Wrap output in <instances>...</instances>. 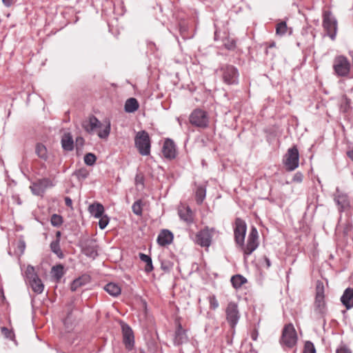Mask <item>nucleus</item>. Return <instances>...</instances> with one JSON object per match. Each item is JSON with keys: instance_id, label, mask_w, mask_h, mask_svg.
I'll use <instances>...</instances> for the list:
<instances>
[{"instance_id": "3c124183", "label": "nucleus", "mask_w": 353, "mask_h": 353, "mask_svg": "<svg viewBox=\"0 0 353 353\" xmlns=\"http://www.w3.org/2000/svg\"><path fill=\"white\" fill-rule=\"evenodd\" d=\"M259 336V332L256 329H254L252 331L250 334L251 339L253 341H256Z\"/></svg>"}, {"instance_id": "4468645a", "label": "nucleus", "mask_w": 353, "mask_h": 353, "mask_svg": "<svg viewBox=\"0 0 353 353\" xmlns=\"http://www.w3.org/2000/svg\"><path fill=\"white\" fill-rule=\"evenodd\" d=\"M53 185L54 184L50 179L44 178L34 183L30 186V189L34 194L41 195L44 192L47 188L52 187Z\"/></svg>"}, {"instance_id": "7c9ffc66", "label": "nucleus", "mask_w": 353, "mask_h": 353, "mask_svg": "<svg viewBox=\"0 0 353 353\" xmlns=\"http://www.w3.org/2000/svg\"><path fill=\"white\" fill-rule=\"evenodd\" d=\"M37 155L41 159L46 161L48 158L46 147L42 143H37L35 148Z\"/></svg>"}, {"instance_id": "864d4df0", "label": "nucleus", "mask_w": 353, "mask_h": 353, "mask_svg": "<svg viewBox=\"0 0 353 353\" xmlns=\"http://www.w3.org/2000/svg\"><path fill=\"white\" fill-rule=\"evenodd\" d=\"M263 259H264V262L265 263L266 268H269L271 266L270 260L266 256H264Z\"/></svg>"}, {"instance_id": "1a4fd4ad", "label": "nucleus", "mask_w": 353, "mask_h": 353, "mask_svg": "<svg viewBox=\"0 0 353 353\" xmlns=\"http://www.w3.org/2000/svg\"><path fill=\"white\" fill-rule=\"evenodd\" d=\"M190 123L198 128H205L209 124V117L207 112L201 109L194 110L190 115Z\"/></svg>"}, {"instance_id": "473e14b6", "label": "nucleus", "mask_w": 353, "mask_h": 353, "mask_svg": "<svg viewBox=\"0 0 353 353\" xmlns=\"http://www.w3.org/2000/svg\"><path fill=\"white\" fill-rule=\"evenodd\" d=\"M52 274L57 281H59L63 276V266L61 264L53 266L52 268Z\"/></svg>"}, {"instance_id": "603ef678", "label": "nucleus", "mask_w": 353, "mask_h": 353, "mask_svg": "<svg viewBox=\"0 0 353 353\" xmlns=\"http://www.w3.org/2000/svg\"><path fill=\"white\" fill-rule=\"evenodd\" d=\"M18 248L20 250L21 252L23 253L26 248V243L23 241H20L18 243Z\"/></svg>"}, {"instance_id": "2eb2a0df", "label": "nucleus", "mask_w": 353, "mask_h": 353, "mask_svg": "<svg viewBox=\"0 0 353 353\" xmlns=\"http://www.w3.org/2000/svg\"><path fill=\"white\" fill-rule=\"evenodd\" d=\"M103 126L102 123L96 117L91 116L88 121H85L82 123V127L88 133H93L97 129H100Z\"/></svg>"}, {"instance_id": "9b49d317", "label": "nucleus", "mask_w": 353, "mask_h": 353, "mask_svg": "<svg viewBox=\"0 0 353 353\" xmlns=\"http://www.w3.org/2000/svg\"><path fill=\"white\" fill-rule=\"evenodd\" d=\"M247 231V225L241 218H236L234 225V235L236 243L243 245L245 241V234Z\"/></svg>"}, {"instance_id": "6e6552de", "label": "nucleus", "mask_w": 353, "mask_h": 353, "mask_svg": "<svg viewBox=\"0 0 353 353\" xmlns=\"http://www.w3.org/2000/svg\"><path fill=\"white\" fill-rule=\"evenodd\" d=\"M26 276L32 290L37 294H41L43 291L44 285L42 281L35 273L34 267L30 265L28 266L26 271Z\"/></svg>"}, {"instance_id": "c03bdc74", "label": "nucleus", "mask_w": 353, "mask_h": 353, "mask_svg": "<svg viewBox=\"0 0 353 353\" xmlns=\"http://www.w3.org/2000/svg\"><path fill=\"white\" fill-rule=\"evenodd\" d=\"M1 332L7 339L12 340L14 338V334L13 331L8 329L6 327H1Z\"/></svg>"}, {"instance_id": "bb28decb", "label": "nucleus", "mask_w": 353, "mask_h": 353, "mask_svg": "<svg viewBox=\"0 0 353 353\" xmlns=\"http://www.w3.org/2000/svg\"><path fill=\"white\" fill-rule=\"evenodd\" d=\"M139 108V103L134 98L128 99L125 103V111L126 112L132 113L137 110Z\"/></svg>"}, {"instance_id": "72a5a7b5", "label": "nucleus", "mask_w": 353, "mask_h": 353, "mask_svg": "<svg viewBox=\"0 0 353 353\" xmlns=\"http://www.w3.org/2000/svg\"><path fill=\"white\" fill-rule=\"evenodd\" d=\"M205 197V189L199 187L196 192V200L198 204H201Z\"/></svg>"}, {"instance_id": "6e6d98bb", "label": "nucleus", "mask_w": 353, "mask_h": 353, "mask_svg": "<svg viewBox=\"0 0 353 353\" xmlns=\"http://www.w3.org/2000/svg\"><path fill=\"white\" fill-rule=\"evenodd\" d=\"M65 203L67 206H69V207L72 206V201L70 197L65 198Z\"/></svg>"}, {"instance_id": "680f3d73", "label": "nucleus", "mask_w": 353, "mask_h": 353, "mask_svg": "<svg viewBox=\"0 0 353 353\" xmlns=\"http://www.w3.org/2000/svg\"><path fill=\"white\" fill-rule=\"evenodd\" d=\"M274 46H275V43H272L270 46V47H271V48H272V47H274Z\"/></svg>"}, {"instance_id": "dca6fc26", "label": "nucleus", "mask_w": 353, "mask_h": 353, "mask_svg": "<svg viewBox=\"0 0 353 353\" xmlns=\"http://www.w3.org/2000/svg\"><path fill=\"white\" fill-rule=\"evenodd\" d=\"M162 153L165 158L168 159H174L176 157V148L174 142L168 139L164 141Z\"/></svg>"}, {"instance_id": "c85d7f7f", "label": "nucleus", "mask_w": 353, "mask_h": 353, "mask_svg": "<svg viewBox=\"0 0 353 353\" xmlns=\"http://www.w3.org/2000/svg\"><path fill=\"white\" fill-rule=\"evenodd\" d=\"M111 130V124L110 120H106L103 126L99 129L97 135L99 138L105 139L108 137Z\"/></svg>"}, {"instance_id": "423d86ee", "label": "nucleus", "mask_w": 353, "mask_h": 353, "mask_svg": "<svg viewBox=\"0 0 353 353\" xmlns=\"http://www.w3.org/2000/svg\"><path fill=\"white\" fill-rule=\"evenodd\" d=\"M323 27L332 40H334L337 32V21L330 12H325L323 16Z\"/></svg>"}, {"instance_id": "20e7f679", "label": "nucleus", "mask_w": 353, "mask_h": 353, "mask_svg": "<svg viewBox=\"0 0 353 353\" xmlns=\"http://www.w3.org/2000/svg\"><path fill=\"white\" fill-rule=\"evenodd\" d=\"M245 256L250 255L259 246V233L256 228L252 227L249 232L246 244L239 245Z\"/></svg>"}, {"instance_id": "4c0bfd02", "label": "nucleus", "mask_w": 353, "mask_h": 353, "mask_svg": "<svg viewBox=\"0 0 353 353\" xmlns=\"http://www.w3.org/2000/svg\"><path fill=\"white\" fill-rule=\"evenodd\" d=\"M74 175H75L79 180H84L88 176L89 172L85 168H81L77 170L74 173Z\"/></svg>"}, {"instance_id": "a19ab883", "label": "nucleus", "mask_w": 353, "mask_h": 353, "mask_svg": "<svg viewBox=\"0 0 353 353\" xmlns=\"http://www.w3.org/2000/svg\"><path fill=\"white\" fill-rule=\"evenodd\" d=\"M83 278L79 277L72 281L70 285V289L72 291H76L79 287L82 286L84 283L82 281Z\"/></svg>"}, {"instance_id": "7ed1b4c3", "label": "nucleus", "mask_w": 353, "mask_h": 353, "mask_svg": "<svg viewBox=\"0 0 353 353\" xmlns=\"http://www.w3.org/2000/svg\"><path fill=\"white\" fill-rule=\"evenodd\" d=\"M351 68L348 59L343 55L335 57L333 61V70L336 76L339 77H347Z\"/></svg>"}, {"instance_id": "39448f33", "label": "nucleus", "mask_w": 353, "mask_h": 353, "mask_svg": "<svg viewBox=\"0 0 353 353\" xmlns=\"http://www.w3.org/2000/svg\"><path fill=\"white\" fill-rule=\"evenodd\" d=\"M281 344L288 347H294L297 342V334L292 323L286 325L283 330Z\"/></svg>"}, {"instance_id": "58836bf2", "label": "nucleus", "mask_w": 353, "mask_h": 353, "mask_svg": "<svg viewBox=\"0 0 353 353\" xmlns=\"http://www.w3.org/2000/svg\"><path fill=\"white\" fill-rule=\"evenodd\" d=\"M97 160L96 156L92 153H88L84 157V163L87 165H93Z\"/></svg>"}, {"instance_id": "f3484780", "label": "nucleus", "mask_w": 353, "mask_h": 353, "mask_svg": "<svg viewBox=\"0 0 353 353\" xmlns=\"http://www.w3.org/2000/svg\"><path fill=\"white\" fill-rule=\"evenodd\" d=\"M188 337L187 336L186 330L182 327V325L179 323L175 331L174 337V343L175 345H180L187 343Z\"/></svg>"}, {"instance_id": "4d7b16f0", "label": "nucleus", "mask_w": 353, "mask_h": 353, "mask_svg": "<svg viewBox=\"0 0 353 353\" xmlns=\"http://www.w3.org/2000/svg\"><path fill=\"white\" fill-rule=\"evenodd\" d=\"M347 155L353 161V150L347 152Z\"/></svg>"}, {"instance_id": "a211bd4d", "label": "nucleus", "mask_w": 353, "mask_h": 353, "mask_svg": "<svg viewBox=\"0 0 353 353\" xmlns=\"http://www.w3.org/2000/svg\"><path fill=\"white\" fill-rule=\"evenodd\" d=\"M314 313L318 318H324L327 314L325 298L315 299Z\"/></svg>"}, {"instance_id": "4be33fe9", "label": "nucleus", "mask_w": 353, "mask_h": 353, "mask_svg": "<svg viewBox=\"0 0 353 353\" xmlns=\"http://www.w3.org/2000/svg\"><path fill=\"white\" fill-rule=\"evenodd\" d=\"M334 201L341 209H344L349 205V201L347 194H343L336 189L334 194Z\"/></svg>"}, {"instance_id": "8fccbe9b", "label": "nucleus", "mask_w": 353, "mask_h": 353, "mask_svg": "<svg viewBox=\"0 0 353 353\" xmlns=\"http://www.w3.org/2000/svg\"><path fill=\"white\" fill-rule=\"evenodd\" d=\"M336 353H352V352L347 347L343 346L336 350Z\"/></svg>"}, {"instance_id": "f257e3e1", "label": "nucleus", "mask_w": 353, "mask_h": 353, "mask_svg": "<svg viewBox=\"0 0 353 353\" xmlns=\"http://www.w3.org/2000/svg\"><path fill=\"white\" fill-rule=\"evenodd\" d=\"M223 81L227 85H236L239 73L237 68L232 65H223L218 70Z\"/></svg>"}, {"instance_id": "052dcab7", "label": "nucleus", "mask_w": 353, "mask_h": 353, "mask_svg": "<svg viewBox=\"0 0 353 353\" xmlns=\"http://www.w3.org/2000/svg\"><path fill=\"white\" fill-rule=\"evenodd\" d=\"M17 203H18L19 205H21V200H20V199H19V198H17Z\"/></svg>"}, {"instance_id": "bf43d9fd", "label": "nucleus", "mask_w": 353, "mask_h": 353, "mask_svg": "<svg viewBox=\"0 0 353 353\" xmlns=\"http://www.w3.org/2000/svg\"><path fill=\"white\" fill-rule=\"evenodd\" d=\"M76 141L77 143L80 142L81 143H82L83 142V139L82 137H79V138L77 139Z\"/></svg>"}, {"instance_id": "de8ad7c7", "label": "nucleus", "mask_w": 353, "mask_h": 353, "mask_svg": "<svg viewBox=\"0 0 353 353\" xmlns=\"http://www.w3.org/2000/svg\"><path fill=\"white\" fill-rule=\"evenodd\" d=\"M210 304L211 308L213 310H215L219 307V302L215 296H212L210 298Z\"/></svg>"}, {"instance_id": "13d9d810", "label": "nucleus", "mask_w": 353, "mask_h": 353, "mask_svg": "<svg viewBox=\"0 0 353 353\" xmlns=\"http://www.w3.org/2000/svg\"><path fill=\"white\" fill-rule=\"evenodd\" d=\"M56 237H57V239H56V240H59V241H60L61 232L58 231V232L56 233Z\"/></svg>"}, {"instance_id": "f03ea898", "label": "nucleus", "mask_w": 353, "mask_h": 353, "mask_svg": "<svg viewBox=\"0 0 353 353\" xmlns=\"http://www.w3.org/2000/svg\"><path fill=\"white\" fill-rule=\"evenodd\" d=\"M134 145L141 155L148 156L150 154V139L146 131L141 130L137 133L134 138Z\"/></svg>"}, {"instance_id": "5701e85b", "label": "nucleus", "mask_w": 353, "mask_h": 353, "mask_svg": "<svg viewBox=\"0 0 353 353\" xmlns=\"http://www.w3.org/2000/svg\"><path fill=\"white\" fill-rule=\"evenodd\" d=\"M83 253L88 257L94 259L98 256L97 245L94 241H90L83 248Z\"/></svg>"}, {"instance_id": "b1692460", "label": "nucleus", "mask_w": 353, "mask_h": 353, "mask_svg": "<svg viewBox=\"0 0 353 353\" xmlns=\"http://www.w3.org/2000/svg\"><path fill=\"white\" fill-rule=\"evenodd\" d=\"M61 146L65 151H72L74 149V141L70 133H65L61 138Z\"/></svg>"}, {"instance_id": "9d476101", "label": "nucleus", "mask_w": 353, "mask_h": 353, "mask_svg": "<svg viewBox=\"0 0 353 353\" xmlns=\"http://www.w3.org/2000/svg\"><path fill=\"white\" fill-rule=\"evenodd\" d=\"M226 320L230 326L234 329L240 319V312L238 304L235 302H229L225 308Z\"/></svg>"}, {"instance_id": "6ab92c4d", "label": "nucleus", "mask_w": 353, "mask_h": 353, "mask_svg": "<svg viewBox=\"0 0 353 353\" xmlns=\"http://www.w3.org/2000/svg\"><path fill=\"white\" fill-rule=\"evenodd\" d=\"M173 241V234L168 230H163L157 237V242L161 246L170 244Z\"/></svg>"}, {"instance_id": "e433bc0d", "label": "nucleus", "mask_w": 353, "mask_h": 353, "mask_svg": "<svg viewBox=\"0 0 353 353\" xmlns=\"http://www.w3.org/2000/svg\"><path fill=\"white\" fill-rule=\"evenodd\" d=\"M132 212L136 215H141L142 214V201L141 200H137L135 201L132 206Z\"/></svg>"}, {"instance_id": "ddd939ff", "label": "nucleus", "mask_w": 353, "mask_h": 353, "mask_svg": "<svg viewBox=\"0 0 353 353\" xmlns=\"http://www.w3.org/2000/svg\"><path fill=\"white\" fill-rule=\"evenodd\" d=\"M123 342L128 350L133 349L134 346V336L132 328L125 323H121Z\"/></svg>"}, {"instance_id": "f704fd0d", "label": "nucleus", "mask_w": 353, "mask_h": 353, "mask_svg": "<svg viewBox=\"0 0 353 353\" xmlns=\"http://www.w3.org/2000/svg\"><path fill=\"white\" fill-rule=\"evenodd\" d=\"M325 298L324 285L322 281H318L316 285V297L315 299Z\"/></svg>"}, {"instance_id": "79ce46f5", "label": "nucleus", "mask_w": 353, "mask_h": 353, "mask_svg": "<svg viewBox=\"0 0 353 353\" xmlns=\"http://www.w3.org/2000/svg\"><path fill=\"white\" fill-rule=\"evenodd\" d=\"M99 226L100 229L103 230L105 228V227L108 225L109 223V217L107 215L101 216L99 217Z\"/></svg>"}, {"instance_id": "09e8293b", "label": "nucleus", "mask_w": 353, "mask_h": 353, "mask_svg": "<svg viewBox=\"0 0 353 353\" xmlns=\"http://www.w3.org/2000/svg\"><path fill=\"white\" fill-rule=\"evenodd\" d=\"M303 179V174L301 172H296L292 178V181L296 183H301L302 182Z\"/></svg>"}, {"instance_id": "aec40b11", "label": "nucleus", "mask_w": 353, "mask_h": 353, "mask_svg": "<svg viewBox=\"0 0 353 353\" xmlns=\"http://www.w3.org/2000/svg\"><path fill=\"white\" fill-rule=\"evenodd\" d=\"M341 301L347 310L353 307V288H347L341 297Z\"/></svg>"}, {"instance_id": "5fc2aeb1", "label": "nucleus", "mask_w": 353, "mask_h": 353, "mask_svg": "<svg viewBox=\"0 0 353 353\" xmlns=\"http://www.w3.org/2000/svg\"><path fill=\"white\" fill-rule=\"evenodd\" d=\"M14 0H2L3 3L7 6L9 7L13 3Z\"/></svg>"}, {"instance_id": "49530a36", "label": "nucleus", "mask_w": 353, "mask_h": 353, "mask_svg": "<svg viewBox=\"0 0 353 353\" xmlns=\"http://www.w3.org/2000/svg\"><path fill=\"white\" fill-rule=\"evenodd\" d=\"M135 185H141L143 187L144 185V176L142 174H137L135 176Z\"/></svg>"}, {"instance_id": "f8f14e48", "label": "nucleus", "mask_w": 353, "mask_h": 353, "mask_svg": "<svg viewBox=\"0 0 353 353\" xmlns=\"http://www.w3.org/2000/svg\"><path fill=\"white\" fill-rule=\"evenodd\" d=\"M214 231L213 228L209 229L208 227L198 232L196 234L194 242L201 247L208 248L212 243V233Z\"/></svg>"}, {"instance_id": "c756f323", "label": "nucleus", "mask_w": 353, "mask_h": 353, "mask_svg": "<svg viewBox=\"0 0 353 353\" xmlns=\"http://www.w3.org/2000/svg\"><path fill=\"white\" fill-rule=\"evenodd\" d=\"M139 258L141 261L145 263V271L146 272H150L153 270L154 268L152 265V259L150 256L143 253L139 254Z\"/></svg>"}, {"instance_id": "cd10ccee", "label": "nucleus", "mask_w": 353, "mask_h": 353, "mask_svg": "<svg viewBox=\"0 0 353 353\" xmlns=\"http://www.w3.org/2000/svg\"><path fill=\"white\" fill-rule=\"evenodd\" d=\"M232 286L235 289L240 288L243 284L247 283V279L241 274H236L231 277L230 279Z\"/></svg>"}, {"instance_id": "ea45409f", "label": "nucleus", "mask_w": 353, "mask_h": 353, "mask_svg": "<svg viewBox=\"0 0 353 353\" xmlns=\"http://www.w3.org/2000/svg\"><path fill=\"white\" fill-rule=\"evenodd\" d=\"M50 222L53 226L59 227L63 223L62 216L57 214H54L51 216Z\"/></svg>"}, {"instance_id": "37998d69", "label": "nucleus", "mask_w": 353, "mask_h": 353, "mask_svg": "<svg viewBox=\"0 0 353 353\" xmlns=\"http://www.w3.org/2000/svg\"><path fill=\"white\" fill-rule=\"evenodd\" d=\"M303 353H316V349L312 342L307 341L305 343Z\"/></svg>"}, {"instance_id": "393cba45", "label": "nucleus", "mask_w": 353, "mask_h": 353, "mask_svg": "<svg viewBox=\"0 0 353 353\" xmlns=\"http://www.w3.org/2000/svg\"><path fill=\"white\" fill-rule=\"evenodd\" d=\"M88 210L90 213L95 218L101 217L104 212L103 205L99 203L90 205Z\"/></svg>"}, {"instance_id": "a878e982", "label": "nucleus", "mask_w": 353, "mask_h": 353, "mask_svg": "<svg viewBox=\"0 0 353 353\" xmlns=\"http://www.w3.org/2000/svg\"><path fill=\"white\" fill-rule=\"evenodd\" d=\"M104 290L111 296H117L121 294V288L114 283H109L104 286Z\"/></svg>"}, {"instance_id": "412c9836", "label": "nucleus", "mask_w": 353, "mask_h": 353, "mask_svg": "<svg viewBox=\"0 0 353 353\" xmlns=\"http://www.w3.org/2000/svg\"><path fill=\"white\" fill-rule=\"evenodd\" d=\"M179 215L181 220L190 224L194 221L193 213L188 206H183L179 209Z\"/></svg>"}, {"instance_id": "2f4dec72", "label": "nucleus", "mask_w": 353, "mask_h": 353, "mask_svg": "<svg viewBox=\"0 0 353 353\" xmlns=\"http://www.w3.org/2000/svg\"><path fill=\"white\" fill-rule=\"evenodd\" d=\"M50 250L54 253L59 259L63 258L64 255L61 250L59 245V240H54L50 243Z\"/></svg>"}, {"instance_id": "a18cd8bd", "label": "nucleus", "mask_w": 353, "mask_h": 353, "mask_svg": "<svg viewBox=\"0 0 353 353\" xmlns=\"http://www.w3.org/2000/svg\"><path fill=\"white\" fill-rule=\"evenodd\" d=\"M224 46L228 50H233L236 47V41L234 39H227L224 41Z\"/></svg>"}, {"instance_id": "c9c22d12", "label": "nucleus", "mask_w": 353, "mask_h": 353, "mask_svg": "<svg viewBox=\"0 0 353 353\" xmlns=\"http://www.w3.org/2000/svg\"><path fill=\"white\" fill-rule=\"evenodd\" d=\"M287 30H288V26H287L286 22L281 21V22L277 23L276 27V34L280 35V36H283L287 32Z\"/></svg>"}, {"instance_id": "0eeeda50", "label": "nucleus", "mask_w": 353, "mask_h": 353, "mask_svg": "<svg viewBox=\"0 0 353 353\" xmlns=\"http://www.w3.org/2000/svg\"><path fill=\"white\" fill-rule=\"evenodd\" d=\"M283 163L288 171H293L299 167V154L296 146H293L288 150L283 158Z\"/></svg>"}]
</instances>
